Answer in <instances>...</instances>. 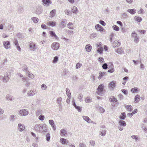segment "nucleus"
Instances as JSON below:
<instances>
[{"instance_id": "nucleus-31", "label": "nucleus", "mask_w": 147, "mask_h": 147, "mask_svg": "<svg viewBox=\"0 0 147 147\" xmlns=\"http://www.w3.org/2000/svg\"><path fill=\"white\" fill-rule=\"evenodd\" d=\"M56 10L55 9L52 10L50 12V16L51 17H53L55 15V13L56 12Z\"/></svg>"}, {"instance_id": "nucleus-2", "label": "nucleus", "mask_w": 147, "mask_h": 147, "mask_svg": "<svg viewBox=\"0 0 147 147\" xmlns=\"http://www.w3.org/2000/svg\"><path fill=\"white\" fill-rule=\"evenodd\" d=\"M137 34L135 32H132L131 35L134 38V42L137 43L139 41V37L138 36Z\"/></svg>"}, {"instance_id": "nucleus-34", "label": "nucleus", "mask_w": 147, "mask_h": 147, "mask_svg": "<svg viewBox=\"0 0 147 147\" xmlns=\"http://www.w3.org/2000/svg\"><path fill=\"white\" fill-rule=\"evenodd\" d=\"M26 74H27L28 76L30 78L33 79L34 77V75L30 73V71H28V73Z\"/></svg>"}, {"instance_id": "nucleus-10", "label": "nucleus", "mask_w": 147, "mask_h": 147, "mask_svg": "<svg viewBox=\"0 0 147 147\" xmlns=\"http://www.w3.org/2000/svg\"><path fill=\"white\" fill-rule=\"evenodd\" d=\"M49 124L51 125L54 131H55L56 129V126L54 123V121L53 120H49Z\"/></svg>"}, {"instance_id": "nucleus-57", "label": "nucleus", "mask_w": 147, "mask_h": 147, "mask_svg": "<svg viewBox=\"0 0 147 147\" xmlns=\"http://www.w3.org/2000/svg\"><path fill=\"white\" fill-rule=\"evenodd\" d=\"M79 147H86V145L83 143H80L79 144Z\"/></svg>"}, {"instance_id": "nucleus-39", "label": "nucleus", "mask_w": 147, "mask_h": 147, "mask_svg": "<svg viewBox=\"0 0 147 147\" xmlns=\"http://www.w3.org/2000/svg\"><path fill=\"white\" fill-rule=\"evenodd\" d=\"M115 51L119 54H121L123 51L122 48H118L117 50H115Z\"/></svg>"}, {"instance_id": "nucleus-18", "label": "nucleus", "mask_w": 147, "mask_h": 147, "mask_svg": "<svg viewBox=\"0 0 147 147\" xmlns=\"http://www.w3.org/2000/svg\"><path fill=\"white\" fill-rule=\"evenodd\" d=\"M47 24L49 26L54 27L56 26V24L55 22L50 21L47 22Z\"/></svg>"}, {"instance_id": "nucleus-45", "label": "nucleus", "mask_w": 147, "mask_h": 147, "mask_svg": "<svg viewBox=\"0 0 147 147\" xmlns=\"http://www.w3.org/2000/svg\"><path fill=\"white\" fill-rule=\"evenodd\" d=\"M23 71L26 72V74L28 73V71H29L28 70V67L26 65H24L23 67Z\"/></svg>"}, {"instance_id": "nucleus-9", "label": "nucleus", "mask_w": 147, "mask_h": 147, "mask_svg": "<svg viewBox=\"0 0 147 147\" xmlns=\"http://www.w3.org/2000/svg\"><path fill=\"white\" fill-rule=\"evenodd\" d=\"M104 88V85L102 84H101L99 86L97 90L98 91L96 92L97 94H99V92L100 93L103 91Z\"/></svg>"}, {"instance_id": "nucleus-41", "label": "nucleus", "mask_w": 147, "mask_h": 147, "mask_svg": "<svg viewBox=\"0 0 147 147\" xmlns=\"http://www.w3.org/2000/svg\"><path fill=\"white\" fill-rule=\"evenodd\" d=\"M113 28L115 30L118 31L119 30V28L116 25H114L112 26Z\"/></svg>"}, {"instance_id": "nucleus-44", "label": "nucleus", "mask_w": 147, "mask_h": 147, "mask_svg": "<svg viewBox=\"0 0 147 147\" xmlns=\"http://www.w3.org/2000/svg\"><path fill=\"white\" fill-rule=\"evenodd\" d=\"M106 134V130H103L101 132L100 135L102 136H105Z\"/></svg>"}, {"instance_id": "nucleus-25", "label": "nucleus", "mask_w": 147, "mask_h": 147, "mask_svg": "<svg viewBox=\"0 0 147 147\" xmlns=\"http://www.w3.org/2000/svg\"><path fill=\"white\" fill-rule=\"evenodd\" d=\"M113 47L114 48L116 47H118L120 45L121 43L118 41H116L113 43Z\"/></svg>"}, {"instance_id": "nucleus-23", "label": "nucleus", "mask_w": 147, "mask_h": 147, "mask_svg": "<svg viewBox=\"0 0 147 147\" xmlns=\"http://www.w3.org/2000/svg\"><path fill=\"white\" fill-rule=\"evenodd\" d=\"M118 123L119 125L123 127L125 126L126 125V124L125 121L123 120H119Z\"/></svg>"}, {"instance_id": "nucleus-42", "label": "nucleus", "mask_w": 147, "mask_h": 147, "mask_svg": "<svg viewBox=\"0 0 147 147\" xmlns=\"http://www.w3.org/2000/svg\"><path fill=\"white\" fill-rule=\"evenodd\" d=\"M140 98V96L138 95H136L135 97V101L136 102H137L138 101L139 99Z\"/></svg>"}, {"instance_id": "nucleus-19", "label": "nucleus", "mask_w": 147, "mask_h": 147, "mask_svg": "<svg viewBox=\"0 0 147 147\" xmlns=\"http://www.w3.org/2000/svg\"><path fill=\"white\" fill-rule=\"evenodd\" d=\"M60 132V135L62 136H65L67 134V131L64 129L61 130Z\"/></svg>"}, {"instance_id": "nucleus-26", "label": "nucleus", "mask_w": 147, "mask_h": 147, "mask_svg": "<svg viewBox=\"0 0 147 147\" xmlns=\"http://www.w3.org/2000/svg\"><path fill=\"white\" fill-rule=\"evenodd\" d=\"M82 118L85 121L88 123H90L91 121V120L87 116H83Z\"/></svg>"}, {"instance_id": "nucleus-8", "label": "nucleus", "mask_w": 147, "mask_h": 147, "mask_svg": "<svg viewBox=\"0 0 147 147\" xmlns=\"http://www.w3.org/2000/svg\"><path fill=\"white\" fill-rule=\"evenodd\" d=\"M18 127L19 131L22 132L25 129V126L24 125L19 123L18 125Z\"/></svg>"}, {"instance_id": "nucleus-11", "label": "nucleus", "mask_w": 147, "mask_h": 147, "mask_svg": "<svg viewBox=\"0 0 147 147\" xmlns=\"http://www.w3.org/2000/svg\"><path fill=\"white\" fill-rule=\"evenodd\" d=\"M29 48L30 50L34 51L36 49V45L33 42L30 43L29 45Z\"/></svg>"}, {"instance_id": "nucleus-21", "label": "nucleus", "mask_w": 147, "mask_h": 147, "mask_svg": "<svg viewBox=\"0 0 147 147\" xmlns=\"http://www.w3.org/2000/svg\"><path fill=\"white\" fill-rule=\"evenodd\" d=\"M92 48L90 44H88L86 45L85 47L86 51L88 52H90Z\"/></svg>"}, {"instance_id": "nucleus-53", "label": "nucleus", "mask_w": 147, "mask_h": 147, "mask_svg": "<svg viewBox=\"0 0 147 147\" xmlns=\"http://www.w3.org/2000/svg\"><path fill=\"white\" fill-rule=\"evenodd\" d=\"M82 64L80 63H78L76 64V68L77 69L80 68L82 66Z\"/></svg>"}, {"instance_id": "nucleus-37", "label": "nucleus", "mask_w": 147, "mask_h": 147, "mask_svg": "<svg viewBox=\"0 0 147 147\" xmlns=\"http://www.w3.org/2000/svg\"><path fill=\"white\" fill-rule=\"evenodd\" d=\"M97 36V34L96 33L91 34L90 35V38H93Z\"/></svg>"}, {"instance_id": "nucleus-30", "label": "nucleus", "mask_w": 147, "mask_h": 147, "mask_svg": "<svg viewBox=\"0 0 147 147\" xmlns=\"http://www.w3.org/2000/svg\"><path fill=\"white\" fill-rule=\"evenodd\" d=\"M115 83L116 82L113 81L109 84V86L112 88H115Z\"/></svg>"}, {"instance_id": "nucleus-43", "label": "nucleus", "mask_w": 147, "mask_h": 147, "mask_svg": "<svg viewBox=\"0 0 147 147\" xmlns=\"http://www.w3.org/2000/svg\"><path fill=\"white\" fill-rule=\"evenodd\" d=\"M103 51V49L102 47L99 48L97 49V51L100 54H101Z\"/></svg>"}, {"instance_id": "nucleus-16", "label": "nucleus", "mask_w": 147, "mask_h": 147, "mask_svg": "<svg viewBox=\"0 0 147 147\" xmlns=\"http://www.w3.org/2000/svg\"><path fill=\"white\" fill-rule=\"evenodd\" d=\"M111 65L109 66V68H110V69L108 71V72L110 73H112L114 71V69L113 68V64L111 63Z\"/></svg>"}, {"instance_id": "nucleus-5", "label": "nucleus", "mask_w": 147, "mask_h": 147, "mask_svg": "<svg viewBox=\"0 0 147 147\" xmlns=\"http://www.w3.org/2000/svg\"><path fill=\"white\" fill-rule=\"evenodd\" d=\"M10 77L11 75L9 72H8L6 73L3 78V82H7L9 80V78Z\"/></svg>"}, {"instance_id": "nucleus-27", "label": "nucleus", "mask_w": 147, "mask_h": 147, "mask_svg": "<svg viewBox=\"0 0 147 147\" xmlns=\"http://www.w3.org/2000/svg\"><path fill=\"white\" fill-rule=\"evenodd\" d=\"M72 11L74 14H76L78 12V9L76 7L74 6L72 9Z\"/></svg>"}, {"instance_id": "nucleus-22", "label": "nucleus", "mask_w": 147, "mask_h": 147, "mask_svg": "<svg viewBox=\"0 0 147 147\" xmlns=\"http://www.w3.org/2000/svg\"><path fill=\"white\" fill-rule=\"evenodd\" d=\"M125 107L126 109L128 111H131L133 110V107L131 105H125Z\"/></svg>"}, {"instance_id": "nucleus-13", "label": "nucleus", "mask_w": 147, "mask_h": 147, "mask_svg": "<svg viewBox=\"0 0 147 147\" xmlns=\"http://www.w3.org/2000/svg\"><path fill=\"white\" fill-rule=\"evenodd\" d=\"M3 44L4 47L6 49H9L10 47V43L9 41H4Z\"/></svg>"}, {"instance_id": "nucleus-60", "label": "nucleus", "mask_w": 147, "mask_h": 147, "mask_svg": "<svg viewBox=\"0 0 147 147\" xmlns=\"http://www.w3.org/2000/svg\"><path fill=\"white\" fill-rule=\"evenodd\" d=\"M98 60L100 63H103L104 62L103 58L102 57L99 58Z\"/></svg>"}, {"instance_id": "nucleus-6", "label": "nucleus", "mask_w": 147, "mask_h": 147, "mask_svg": "<svg viewBox=\"0 0 147 147\" xmlns=\"http://www.w3.org/2000/svg\"><path fill=\"white\" fill-rule=\"evenodd\" d=\"M43 9H42L41 6H38L37 7L35 11V13L37 14H41L42 11Z\"/></svg>"}, {"instance_id": "nucleus-20", "label": "nucleus", "mask_w": 147, "mask_h": 147, "mask_svg": "<svg viewBox=\"0 0 147 147\" xmlns=\"http://www.w3.org/2000/svg\"><path fill=\"white\" fill-rule=\"evenodd\" d=\"M109 100L110 102H116L117 101V99L113 96H111L109 98Z\"/></svg>"}, {"instance_id": "nucleus-35", "label": "nucleus", "mask_w": 147, "mask_h": 147, "mask_svg": "<svg viewBox=\"0 0 147 147\" xmlns=\"http://www.w3.org/2000/svg\"><path fill=\"white\" fill-rule=\"evenodd\" d=\"M31 19L33 20V22L35 23H37L38 21V19L36 17H33L31 18Z\"/></svg>"}, {"instance_id": "nucleus-33", "label": "nucleus", "mask_w": 147, "mask_h": 147, "mask_svg": "<svg viewBox=\"0 0 147 147\" xmlns=\"http://www.w3.org/2000/svg\"><path fill=\"white\" fill-rule=\"evenodd\" d=\"M73 25V23L72 22H69L67 26V27L69 29L73 30L74 29V28L73 27L71 26H72Z\"/></svg>"}, {"instance_id": "nucleus-52", "label": "nucleus", "mask_w": 147, "mask_h": 147, "mask_svg": "<svg viewBox=\"0 0 147 147\" xmlns=\"http://www.w3.org/2000/svg\"><path fill=\"white\" fill-rule=\"evenodd\" d=\"M102 67L103 69H106L108 68V65L107 63H105L103 65Z\"/></svg>"}, {"instance_id": "nucleus-51", "label": "nucleus", "mask_w": 147, "mask_h": 147, "mask_svg": "<svg viewBox=\"0 0 147 147\" xmlns=\"http://www.w3.org/2000/svg\"><path fill=\"white\" fill-rule=\"evenodd\" d=\"M38 119L41 121H43L45 119V117L43 115H41L39 117Z\"/></svg>"}, {"instance_id": "nucleus-3", "label": "nucleus", "mask_w": 147, "mask_h": 147, "mask_svg": "<svg viewBox=\"0 0 147 147\" xmlns=\"http://www.w3.org/2000/svg\"><path fill=\"white\" fill-rule=\"evenodd\" d=\"M59 44L58 42H54L51 45V47L53 50H56L59 49Z\"/></svg>"}, {"instance_id": "nucleus-56", "label": "nucleus", "mask_w": 147, "mask_h": 147, "mask_svg": "<svg viewBox=\"0 0 147 147\" xmlns=\"http://www.w3.org/2000/svg\"><path fill=\"white\" fill-rule=\"evenodd\" d=\"M41 88L43 90H46L47 88V86L45 84H42L41 86Z\"/></svg>"}, {"instance_id": "nucleus-4", "label": "nucleus", "mask_w": 147, "mask_h": 147, "mask_svg": "<svg viewBox=\"0 0 147 147\" xmlns=\"http://www.w3.org/2000/svg\"><path fill=\"white\" fill-rule=\"evenodd\" d=\"M19 115L21 116H25L28 114V112L27 110L23 109L19 111Z\"/></svg>"}, {"instance_id": "nucleus-32", "label": "nucleus", "mask_w": 147, "mask_h": 147, "mask_svg": "<svg viewBox=\"0 0 147 147\" xmlns=\"http://www.w3.org/2000/svg\"><path fill=\"white\" fill-rule=\"evenodd\" d=\"M42 112V110L40 109H38L36 111V115L38 116L41 114Z\"/></svg>"}, {"instance_id": "nucleus-36", "label": "nucleus", "mask_w": 147, "mask_h": 147, "mask_svg": "<svg viewBox=\"0 0 147 147\" xmlns=\"http://www.w3.org/2000/svg\"><path fill=\"white\" fill-rule=\"evenodd\" d=\"M14 28V26L13 25H11V24H9L7 27V29L8 30H10L13 29Z\"/></svg>"}, {"instance_id": "nucleus-62", "label": "nucleus", "mask_w": 147, "mask_h": 147, "mask_svg": "<svg viewBox=\"0 0 147 147\" xmlns=\"http://www.w3.org/2000/svg\"><path fill=\"white\" fill-rule=\"evenodd\" d=\"M75 108L76 109H77L78 110V111L79 112H80L81 111L82 109H81V108L79 106H77L75 107Z\"/></svg>"}, {"instance_id": "nucleus-24", "label": "nucleus", "mask_w": 147, "mask_h": 147, "mask_svg": "<svg viewBox=\"0 0 147 147\" xmlns=\"http://www.w3.org/2000/svg\"><path fill=\"white\" fill-rule=\"evenodd\" d=\"M6 99L7 100H9L11 101L13 100H14V98L11 95L9 94H7L6 95Z\"/></svg>"}, {"instance_id": "nucleus-50", "label": "nucleus", "mask_w": 147, "mask_h": 147, "mask_svg": "<svg viewBox=\"0 0 147 147\" xmlns=\"http://www.w3.org/2000/svg\"><path fill=\"white\" fill-rule=\"evenodd\" d=\"M138 88H132L131 89V91L133 93H134L136 92H137L138 91Z\"/></svg>"}, {"instance_id": "nucleus-55", "label": "nucleus", "mask_w": 147, "mask_h": 147, "mask_svg": "<svg viewBox=\"0 0 147 147\" xmlns=\"http://www.w3.org/2000/svg\"><path fill=\"white\" fill-rule=\"evenodd\" d=\"M22 80L24 82L25 81L28 82V78L27 77H23L22 78Z\"/></svg>"}, {"instance_id": "nucleus-48", "label": "nucleus", "mask_w": 147, "mask_h": 147, "mask_svg": "<svg viewBox=\"0 0 147 147\" xmlns=\"http://www.w3.org/2000/svg\"><path fill=\"white\" fill-rule=\"evenodd\" d=\"M46 140L47 141H49L50 139V134L49 133L47 134L46 136Z\"/></svg>"}, {"instance_id": "nucleus-54", "label": "nucleus", "mask_w": 147, "mask_h": 147, "mask_svg": "<svg viewBox=\"0 0 147 147\" xmlns=\"http://www.w3.org/2000/svg\"><path fill=\"white\" fill-rule=\"evenodd\" d=\"M99 111L101 113H103L105 112V109L102 107H99Z\"/></svg>"}, {"instance_id": "nucleus-49", "label": "nucleus", "mask_w": 147, "mask_h": 147, "mask_svg": "<svg viewBox=\"0 0 147 147\" xmlns=\"http://www.w3.org/2000/svg\"><path fill=\"white\" fill-rule=\"evenodd\" d=\"M10 118L11 120L12 121H13L16 119V116L14 115H11L10 116Z\"/></svg>"}, {"instance_id": "nucleus-61", "label": "nucleus", "mask_w": 147, "mask_h": 147, "mask_svg": "<svg viewBox=\"0 0 147 147\" xmlns=\"http://www.w3.org/2000/svg\"><path fill=\"white\" fill-rule=\"evenodd\" d=\"M13 43L15 44L16 46L19 45L18 40L16 39H14L13 41Z\"/></svg>"}, {"instance_id": "nucleus-7", "label": "nucleus", "mask_w": 147, "mask_h": 147, "mask_svg": "<svg viewBox=\"0 0 147 147\" xmlns=\"http://www.w3.org/2000/svg\"><path fill=\"white\" fill-rule=\"evenodd\" d=\"M62 100V98L61 97L58 98L56 100L57 103L59 105V108L61 109H62V105L61 103Z\"/></svg>"}, {"instance_id": "nucleus-38", "label": "nucleus", "mask_w": 147, "mask_h": 147, "mask_svg": "<svg viewBox=\"0 0 147 147\" xmlns=\"http://www.w3.org/2000/svg\"><path fill=\"white\" fill-rule=\"evenodd\" d=\"M65 21H64L63 20L61 22L60 26V27H61L63 28L65 26Z\"/></svg>"}, {"instance_id": "nucleus-12", "label": "nucleus", "mask_w": 147, "mask_h": 147, "mask_svg": "<svg viewBox=\"0 0 147 147\" xmlns=\"http://www.w3.org/2000/svg\"><path fill=\"white\" fill-rule=\"evenodd\" d=\"M42 4L46 6H48L51 4L50 0H42Z\"/></svg>"}, {"instance_id": "nucleus-46", "label": "nucleus", "mask_w": 147, "mask_h": 147, "mask_svg": "<svg viewBox=\"0 0 147 147\" xmlns=\"http://www.w3.org/2000/svg\"><path fill=\"white\" fill-rule=\"evenodd\" d=\"M134 19L136 21H137L138 22H140L142 20V18L140 17H135L134 18Z\"/></svg>"}, {"instance_id": "nucleus-28", "label": "nucleus", "mask_w": 147, "mask_h": 147, "mask_svg": "<svg viewBox=\"0 0 147 147\" xmlns=\"http://www.w3.org/2000/svg\"><path fill=\"white\" fill-rule=\"evenodd\" d=\"M66 94L69 97V98L70 99L71 98V95L70 92V91L69 89L67 88L66 89Z\"/></svg>"}, {"instance_id": "nucleus-47", "label": "nucleus", "mask_w": 147, "mask_h": 147, "mask_svg": "<svg viewBox=\"0 0 147 147\" xmlns=\"http://www.w3.org/2000/svg\"><path fill=\"white\" fill-rule=\"evenodd\" d=\"M58 58L57 56L55 57L54 58V59L53 61V63H56L58 61Z\"/></svg>"}, {"instance_id": "nucleus-15", "label": "nucleus", "mask_w": 147, "mask_h": 147, "mask_svg": "<svg viewBox=\"0 0 147 147\" xmlns=\"http://www.w3.org/2000/svg\"><path fill=\"white\" fill-rule=\"evenodd\" d=\"M49 33L52 37H54L57 40L59 39V37L56 35L54 32L53 31H51L49 32Z\"/></svg>"}, {"instance_id": "nucleus-17", "label": "nucleus", "mask_w": 147, "mask_h": 147, "mask_svg": "<svg viewBox=\"0 0 147 147\" xmlns=\"http://www.w3.org/2000/svg\"><path fill=\"white\" fill-rule=\"evenodd\" d=\"M60 142L63 145H65L66 143L67 144L68 143L69 141L65 139L61 138L60 139Z\"/></svg>"}, {"instance_id": "nucleus-1", "label": "nucleus", "mask_w": 147, "mask_h": 147, "mask_svg": "<svg viewBox=\"0 0 147 147\" xmlns=\"http://www.w3.org/2000/svg\"><path fill=\"white\" fill-rule=\"evenodd\" d=\"M47 126L45 124H37L34 127V129L37 131L40 132H46Z\"/></svg>"}, {"instance_id": "nucleus-64", "label": "nucleus", "mask_w": 147, "mask_h": 147, "mask_svg": "<svg viewBox=\"0 0 147 147\" xmlns=\"http://www.w3.org/2000/svg\"><path fill=\"white\" fill-rule=\"evenodd\" d=\"M100 23L103 26H105L106 25L105 23L102 20H100L99 21Z\"/></svg>"}, {"instance_id": "nucleus-59", "label": "nucleus", "mask_w": 147, "mask_h": 147, "mask_svg": "<svg viewBox=\"0 0 147 147\" xmlns=\"http://www.w3.org/2000/svg\"><path fill=\"white\" fill-rule=\"evenodd\" d=\"M82 94H79L78 96V99L80 101H82Z\"/></svg>"}, {"instance_id": "nucleus-29", "label": "nucleus", "mask_w": 147, "mask_h": 147, "mask_svg": "<svg viewBox=\"0 0 147 147\" xmlns=\"http://www.w3.org/2000/svg\"><path fill=\"white\" fill-rule=\"evenodd\" d=\"M127 11L129 13L131 14H134L136 13V10L135 9H128L127 10Z\"/></svg>"}, {"instance_id": "nucleus-40", "label": "nucleus", "mask_w": 147, "mask_h": 147, "mask_svg": "<svg viewBox=\"0 0 147 147\" xmlns=\"http://www.w3.org/2000/svg\"><path fill=\"white\" fill-rule=\"evenodd\" d=\"M98 26H100V28L99 29V30H98V31H100V32H102L104 30L103 28L99 24H97L96 25V27L97 28H98Z\"/></svg>"}, {"instance_id": "nucleus-14", "label": "nucleus", "mask_w": 147, "mask_h": 147, "mask_svg": "<svg viewBox=\"0 0 147 147\" xmlns=\"http://www.w3.org/2000/svg\"><path fill=\"white\" fill-rule=\"evenodd\" d=\"M36 93L35 90H30L28 93L27 94L29 96H33Z\"/></svg>"}, {"instance_id": "nucleus-58", "label": "nucleus", "mask_w": 147, "mask_h": 147, "mask_svg": "<svg viewBox=\"0 0 147 147\" xmlns=\"http://www.w3.org/2000/svg\"><path fill=\"white\" fill-rule=\"evenodd\" d=\"M32 84V83L31 82H27L25 84V86L27 87H30V85Z\"/></svg>"}, {"instance_id": "nucleus-63", "label": "nucleus", "mask_w": 147, "mask_h": 147, "mask_svg": "<svg viewBox=\"0 0 147 147\" xmlns=\"http://www.w3.org/2000/svg\"><path fill=\"white\" fill-rule=\"evenodd\" d=\"M91 101V99L90 98H86L85 100V102H86L89 103Z\"/></svg>"}]
</instances>
